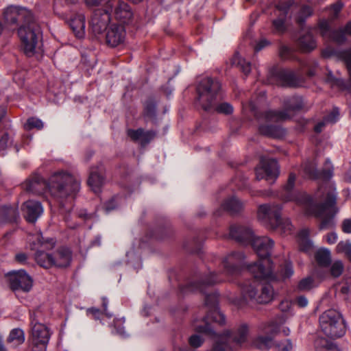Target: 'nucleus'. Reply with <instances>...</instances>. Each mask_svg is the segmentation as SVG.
Here are the masks:
<instances>
[{
  "instance_id": "5fc2aeb1",
  "label": "nucleus",
  "mask_w": 351,
  "mask_h": 351,
  "mask_svg": "<svg viewBox=\"0 0 351 351\" xmlns=\"http://www.w3.org/2000/svg\"><path fill=\"white\" fill-rule=\"evenodd\" d=\"M9 136L8 134H4L0 138V150L4 149L8 145Z\"/></svg>"
},
{
  "instance_id": "2f4dec72",
  "label": "nucleus",
  "mask_w": 351,
  "mask_h": 351,
  "mask_svg": "<svg viewBox=\"0 0 351 351\" xmlns=\"http://www.w3.org/2000/svg\"><path fill=\"white\" fill-rule=\"evenodd\" d=\"M316 351H340L332 342L325 338H318L315 343Z\"/></svg>"
},
{
  "instance_id": "c03bdc74",
  "label": "nucleus",
  "mask_w": 351,
  "mask_h": 351,
  "mask_svg": "<svg viewBox=\"0 0 351 351\" xmlns=\"http://www.w3.org/2000/svg\"><path fill=\"white\" fill-rule=\"evenodd\" d=\"M216 110L219 113L229 114L233 112V107L228 103H222L217 106Z\"/></svg>"
},
{
  "instance_id": "6e6d98bb",
  "label": "nucleus",
  "mask_w": 351,
  "mask_h": 351,
  "mask_svg": "<svg viewBox=\"0 0 351 351\" xmlns=\"http://www.w3.org/2000/svg\"><path fill=\"white\" fill-rule=\"evenodd\" d=\"M296 303L298 306L304 308L308 305V300L304 296H300L296 299Z\"/></svg>"
},
{
  "instance_id": "4c0bfd02",
  "label": "nucleus",
  "mask_w": 351,
  "mask_h": 351,
  "mask_svg": "<svg viewBox=\"0 0 351 351\" xmlns=\"http://www.w3.org/2000/svg\"><path fill=\"white\" fill-rule=\"evenodd\" d=\"M43 128V121L37 118L31 117L27 119V123L25 125L26 130H32L33 128L42 129Z\"/></svg>"
},
{
  "instance_id": "0e129e2a",
  "label": "nucleus",
  "mask_w": 351,
  "mask_h": 351,
  "mask_svg": "<svg viewBox=\"0 0 351 351\" xmlns=\"http://www.w3.org/2000/svg\"><path fill=\"white\" fill-rule=\"evenodd\" d=\"M9 213H12L14 217L18 215V211H17V210L16 208H10L9 210Z\"/></svg>"
},
{
  "instance_id": "f03ea898",
  "label": "nucleus",
  "mask_w": 351,
  "mask_h": 351,
  "mask_svg": "<svg viewBox=\"0 0 351 351\" xmlns=\"http://www.w3.org/2000/svg\"><path fill=\"white\" fill-rule=\"evenodd\" d=\"M206 305L209 307L208 315L201 321L204 325L199 324L198 320L193 322L195 330L199 332L206 333L214 337L215 343L211 351H232L229 346L230 342L239 346L245 343L247 338L248 327L246 324H242L234 334L229 332L223 335H217L208 325V320L223 325L225 324V316L219 309L217 303V295L216 294H208L205 298Z\"/></svg>"
},
{
  "instance_id": "dca6fc26",
  "label": "nucleus",
  "mask_w": 351,
  "mask_h": 351,
  "mask_svg": "<svg viewBox=\"0 0 351 351\" xmlns=\"http://www.w3.org/2000/svg\"><path fill=\"white\" fill-rule=\"evenodd\" d=\"M255 171L257 180L265 179L269 182H273L279 175L278 162L274 159L262 158Z\"/></svg>"
},
{
  "instance_id": "6ab92c4d",
  "label": "nucleus",
  "mask_w": 351,
  "mask_h": 351,
  "mask_svg": "<svg viewBox=\"0 0 351 351\" xmlns=\"http://www.w3.org/2000/svg\"><path fill=\"white\" fill-rule=\"evenodd\" d=\"M321 34L326 37L329 36L334 41L341 43L345 41L346 35L351 36V21L348 22L343 29L330 31L328 21H323L319 23Z\"/></svg>"
},
{
  "instance_id": "423d86ee",
  "label": "nucleus",
  "mask_w": 351,
  "mask_h": 351,
  "mask_svg": "<svg viewBox=\"0 0 351 351\" xmlns=\"http://www.w3.org/2000/svg\"><path fill=\"white\" fill-rule=\"evenodd\" d=\"M281 210L282 207L278 205H261L258 210V218L265 226L280 234H289L292 232L293 226L289 219L280 217Z\"/></svg>"
},
{
  "instance_id": "680f3d73",
  "label": "nucleus",
  "mask_w": 351,
  "mask_h": 351,
  "mask_svg": "<svg viewBox=\"0 0 351 351\" xmlns=\"http://www.w3.org/2000/svg\"><path fill=\"white\" fill-rule=\"evenodd\" d=\"M115 208L113 202H109L108 204L105 206V211L108 213L109 211L113 210Z\"/></svg>"
},
{
  "instance_id": "774afa93",
  "label": "nucleus",
  "mask_w": 351,
  "mask_h": 351,
  "mask_svg": "<svg viewBox=\"0 0 351 351\" xmlns=\"http://www.w3.org/2000/svg\"><path fill=\"white\" fill-rule=\"evenodd\" d=\"M342 83H343V82H342L341 80H337V81L335 82V84H336L337 86H341Z\"/></svg>"
},
{
  "instance_id": "f3484780",
  "label": "nucleus",
  "mask_w": 351,
  "mask_h": 351,
  "mask_svg": "<svg viewBox=\"0 0 351 351\" xmlns=\"http://www.w3.org/2000/svg\"><path fill=\"white\" fill-rule=\"evenodd\" d=\"M304 108L303 100L301 97H295L290 99L287 109L285 111H275L270 110L265 112L264 119L265 121H280L287 120L290 118V114L288 112L291 110H299Z\"/></svg>"
},
{
  "instance_id": "13d9d810",
  "label": "nucleus",
  "mask_w": 351,
  "mask_h": 351,
  "mask_svg": "<svg viewBox=\"0 0 351 351\" xmlns=\"http://www.w3.org/2000/svg\"><path fill=\"white\" fill-rule=\"evenodd\" d=\"M326 240L328 243L333 244L337 241V236L335 233H333V232L329 233L326 236Z\"/></svg>"
},
{
  "instance_id": "a18cd8bd",
  "label": "nucleus",
  "mask_w": 351,
  "mask_h": 351,
  "mask_svg": "<svg viewBox=\"0 0 351 351\" xmlns=\"http://www.w3.org/2000/svg\"><path fill=\"white\" fill-rule=\"evenodd\" d=\"M277 351H291L293 345L289 339L278 343L276 346Z\"/></svg>"
},
{
  "instance_id": "e433bc0d",
  "label": "nucleus",
  "mask_w": 351,
  "mask_h": 351,
  "mask_svg": "<svg viewBox=\"0 0 351 351\" xmlns=\"http://www.w3.org/2000/svg\"><path fill=\"white\" fill-rule=\"evenodd\" d=\"M344 269V266L341 261H335L330 267V274L335 277H339L341 275Z\"/></svg>"
},
{
  "instance_id": "72a5a7b5",
  "label": "nucleus",
  "mask_w": 351,
  "mask_h": 351,
  "mask_svg": "<svg viewBox=\"0 0 351 351\" xmlns=\"http://www.w3.org/2000/svg\"><path fill=\"white\" fill-rule=\"evenodd\" d=\"M315 260L319 265L326 267L330 262V252L327 249H319L315 254Z\"/></svg>"
},
{
  "instance_id": "a19ab883",
  "label": "nucleus",
  "mask_w": 351,
  "mask_h": 351,
  "mask_svg": "<svg viewBox=\"0 0 351 351\" xmlns=\"http://www.w3.org/2000/svg\"><path fill=\"white\" fill-rule=\"evenodd\" d=\"M293 274V267L291 263L286 261L284 266L280 269V275L282 278H288Z\"/></svg>"
},
{
  "instance_id": "49530a36",
  "label": "nucleus",
  "mask_w": 351,
  "mask_h": 351,
  "mask_svg": "<svg viewBox=\"0 0 351 351\" xmlns=\"http://www.w3.org/2000/svg\"><path fill=\"white\" fill-rule=\"evenodd\" d=\"M143 131L142 129H138V130H128V135L130 137V138L134 141H139L141 136L143 135Z\"/></svg>"
},
{
  "instance_id": "412c9836",
  "label": "nucleus",
  "mask_w": 351,
  "mask_h": 351,
  "mask_svg": "<svg viewBox=\"0 0 351 351\" xmlns=\"http://www.w3.org/2000/svg\"><path fill=\"white\" fill-rule=\"evenodd\" d=\"M125 31L121 24H112L106 34V43L111 47H117L125 39Z\"/></svg>"
},
{
  "instance_id": "7ed1b4c3",
  "label": "nucleus",
  "mask_w": 351,
  "mask_h": 351,
  "mask_svg": "<svg viewBox=\"0 0 351 351\" xmlns=\"http://www.w3.org/2000/svg\"><path fill=\"white\" fill-rule=\"evenodd\" d=\"M230 237L243 243H250L259 257L258 263L250 265L249 271L256 279L273 280L272 263L269 255L274 241L267 237L254 236L251 228L243 226L232 225L230 228Z\"/></svg>"
},
{
  "instance_id": "ea45409f",
  "label": "nucleus",
  "mask_w": 351,
  "mask_h": 351,
  "mask_svg": "<svg viewBox=\"0 0 351 351\" xmlns=\"http://www.w3.org/2000/svg\"><path fill=\"white\" fill-rule=\"evenodd\" d=\"M338 252L344 253L349 258L351 259V244L348 242L341 241L337 245Z\"/></svg>"
},
{
  "instance_id": "9d476101",
  "label": "nucleus",
  "mask_w": 351,
  "mask_h": 351,
  "mask_svg": "<svg viewBox=\"0 0 351 351\" xmlns=\"http://www.w3.org/2000/svg\"><path fill=\"white\" fill-rule=\"evenodd\" d=\"M30 330L28 337L31 351H47L51 332L44 324L36 319L35 313L30 315Z\"/></svg>"
},
{
  "instance_id": "864d4df0",
  "label": "nucleus",
  "mask_w": 351,
  "mask_h": 351,
  "mask_svg": "<svg viewBox=\"0 0 351 351\" xmlns=\"http://www.w3.org/2000/svg\"><path fill=\"white\" fill-rule=\"evenodd\" d=\"M342 230L346 233H351V219H347L343 221Z\"/></svg>"
},
{
  "instance_id": "09e8293b",
  "label": "nucleus",
  "mask_w": 351,
  "mask_h": 351,
  "mask_svg": "<svg viewBox=\"0 0 351 351\" xmlns=\"http://www.w3.org/2000/svg\"><path fill=\"white\" fill-rule=\"evenodd\" d=\"M189 341L190 345L194 348L199 347L202 345V343H203L202 339L200 337V336H199L197 335H192L189 338Z\"/></svg>"
},
{
  "instance_id": "bf43d9fd",
  "label": "nucleus",
  "mask_w": 351,
  "mask_h": 351,
  "mask_svg": "<svg viewBox=\"0 0 351 351\" xmlns=\"http://www.w3.org/2000/svg\"><path fill=\"white\" fill-rule=\"evenodd\" d=\"M102 300H103V302H102V306H103V308H104V311L105 312L106 316L107 317H108V318L112 317V315L106 312L107 306H108V300H107V299L106 298H103Z\"/></svg>"
},
{
  "instance_id": "0eeeda50",
  "label": "nucleus",
  "mask_w": 351,
  "mask_h": 351,
  "mask_svg": "<svg viewBox=\"0 0 351 351\" xmlns=\"http://www.w3.org/2000/svg\"><path fill=\"white\" fill-rule=\"evenodd\" d=\"M21 48L27 56H33L39 49L42 32L38 23L32 17L25 22L18 30Z\"/></svg>"
},
{
  "instance_id": "69168bd1",
  "label": "nucleus",
  "mask_w": 351,
  "mask_h": 351,
  "mask_svg": "<svg viewBox=\"0 0 351 351\" xmlns=\"http://www.w3.org/2000/svg\"><path fill=\"white\" fill-rule=\"evenodd\" d=\"M66 4H73L77 2L78 0H64Z\"/></svg>"
},
{
  "instance_id": "de8ad7c7",
  "label": "nucleus",
  "mask_w": 351,
  "mask_h": 351,
  "mask_svg": "<svg viewBox=\"0 0 351 351\" xmlns=\"http://www.w3.org/2000/svg\"><path fill=\"white\" fill-rule=\"evenodd\" d=\"M124 319H114V326L116 329L117 333L124 337L125 336V332L124 330V328L121 326V325L123 324Z\"/></svg>"
},
{
  "instance_id": "c85d7f7f",
  "label": "nucleus",
  "mask_w": 351,
  "mask_h": 351,
  "mask_svg": "<svg viewBox=\"0 0 351 351\" xmlns=\"http://www.w3.org/2000/svg\"><path fill=\"white\" fill-rule=\"evenodd\" d=\"M309 230L304 228L300 230L298 235V241L300 250L304 252H308L313 247L312 242L308 238Z\"/></svg>"
},
{
  "instance_id": "9b49d317",
  "label": "nucleus",
  "mask_w": 351,
  "mask_h": 351,
  "mask_svg": "<svg viewBox=\"0 0 351 351\" xmlns=\"http://www.w3.org/2000/svg\"><path fill=\"white\" fill-rule=\"evenodd\" d=\"M321 330L330 338L342 337L346 332V326L341 315L335 309L324 312L319 317Z\"/></svg>"
},
{
  "instance_id": "c756f323",
  "label": "nucleus",
  "mask_w": 351,
  "mask_h": 351,
  "mask_svg": "<svg viewBox=\"0 0 351 351\" xmlns=\"http://www.w3.org/2000/svg\"><path fill=\"white\" fill-rule=\"evenodd\" d=\"M221 206L224 210L231 213H236L243 209V204L236 197H232L226 199Z\"/></svg>"
},
{
  "instance_id": "20e7f679",
  "label": "nucleus",
  "mask_w": 351,
  "mask_h": 351,
  "mask_svg": "<svg viewBox=\"0 0 351 351\" xmlns=\"http://www.w3.org/2000/svg\"><path fill=\"white\" fill-rule=\"evenodd\" d=\"M25 189L36 194L49 195L58 202L64 199L73 198L80 189V180L76 176L67 171L54 172L47 182L39 176H36L27 180Z\"/></svg>"
},
{
  "instance_id": "7c9ffc66",
  "label": "nucleus",
  "mask_w": 351,
  "mask_h": 351,
  "mask_svg": "<svg viewBox=\"0 0 351 351\" xmlns=\"http://www.w3.org/2000/svg\"><path fill=\"white\" fill-rule=\"evenodd\" d=\"M298 45L303 51H310L316 47V43L310 33H307L299 38Z\"/></svg>"
},
{
  "instance_id": "473e14b6",
  "label": "nucleus",
  "mask_w": 351,
  "mask_h": 351,
  "mask_svg": "<svg viewBox=\"0 0 351 351\" xmlns=\"http://www.w3.org/2000/svg\"><path fill=\"white\" fill-rule=\"evenodd\" d=\"M232 63L234 65L239 66L241 70L247 75L251 71V64L249 62H246L239 53H236L232 59Z\"/></svg>"
},
{
  "instance_id": "e2e57ef3",
  "label": "nucleus",
  "mask_w": 351,
  "mask_h": 351,
  "mask_svg": "<svg viewBox=\"0 0 351 351\" xmlns=\"http://www.w3.org/2000/svg\"><path fill=\"white\" fill-rule=\"evenodd\" d=\"M345 180L349 182H351V169L346 174Z\"/></svg>"
},
{
  "instance_id": "2eb2a0df",
  "label": "nucleus",
  "mask_w": 351,
  "mask_h": 351,
  "mask_svg": "<svg viewBox=\"0 0 351 351\" xmlns=\"http://www.w3.org/2000/svg\"><path fill=\"white\" fill-rule=\"evenodd\" d=\"M10 289L18 297L21 292H29L33 286V280L24 270L12 271L6 274Z\"/></svg>"
},
{
  "instance_id": "c9c22d12",
  "label": "nucleus",
  "mask_w": 351,
  "mask_h": 351,
  "mask_svg": "<svg viewBox=\"0 0 351 351\" xmlns=\"http://www.w3.org/2000/svg\"><path fill=\"white\" fill-rule=\"evenodd\" d=\"M317 286V283L315 282L312 277H307L300 281L298 289L300 291H309Z\"/></svg>"
},
{
  "instance_id": "f704fd0d",
  "label": "nucleus",
  "mask_w": 351,
  "mask_h": 351,
  "mask_svg": "<svg viewBox=\"0 0 351 351\" xmlns=\"http://www.w3.org/2000/svg\"><path fill=\"white\" fill-rule=\"evenodd\" d=\"M338 114V111L337 110H334L330 114H329L324 119V121L318 123L315 126V131L317 133L321 132L323 130V128L325 126L326 123H335L337 121Z\"/></svg>"
},
{
  "instance_id": "a211bd4d",
  "label": "nucleus",
  "mask_w": 351,
  "mask_h": 351,
  "mask_svg": "<svg viewBox=\"0 0 351 351\" xmlns=\"http://www.w3.org/2000/svg\"><path fill=\"white\" fill-rule=\"evenodd\" d=\"M3 17L8 24L15 25L18 21L26 22L32 17V14L25 8L9 6L4 10Z\"/></svg>"
},
{
  "instance_id": "37998d69",
  "label": "nucleus",
  "mask_w": 351,
  "mask_h": 351,
  "mask_svg": "<svg viewBox=\"0 0 351 351\" xmlns=\"http://www.w3.org/2000/svg\"><path fill=\"white\" fill-rule=\"evenodd\" d=\"M154 136H155L154 132H153L152 131L145 132L143 130V135L141 136V138L139 142L142 146H145L148 143H149L151 140H152L154 138Z\"/></svg>"
},
{
  "instance_id": "bb28decb",
  "label": "nucleus",
  "mask_w": 351,
  "mask_h": 351,
  "mask_svg": "<svg viewBox=\"0 0 351 351\" xmlns=\"http://www.w3.org/2000/svg\"><path fill=\"white\" fill-rule=\"evenodd\" d=\"M25 339V337L24 331L21 328H14L10 331L7 338V343L11 344L14 347H17L23 344Z\"/></svg>"
},
{
  "instance_id": "f8f14e48",
  "label": "nucleus",
  "mask_w": 351,
  "mask_h": 351,
  "mask_svg": "<svg viewBox=\"0 0 351 351\" xmlns=\"http://www.w3.org/2000/svg\"><path fill=\"white\" fill-rule=\"evenodd\" d=\"M285 319L283 316L276 318L275 320L263 324L261 326L263 332L269 336H260L254 341V345L259 349H268L273 344L272 337L282 333L285 336H289L290 330L285 326Z\"/></svg>"
},
{
  "instance_id": "aec40b11",
  "label": "nucleus",
  "mask_w": 351,
  "mask_h": 351,
  "mask_svg": "<svg viewBox=\"0 0 351 351\" xmlns=\"http://www.w3.org/2000/svg\"><path fill=\"white\" fill-rule=\"evenodd\" d=\"M315 164L313 162H307L304 165V171L306 176L311 178H322L328 180L332 176L333 167L331 162L326 160L324 167L320 173L316 170Z\"/></svg>"
},
{
  "instance_id": "338daca9",
  "label": "nucleus",
  "mask_w": 351,
  "mask_h": 351,
  "mask_svg": "<svg viewBox=\"0 0 351 351\" xmlns=\"http://www.w3.org/2000/svg\"><path fill=\"white\" fill-rule=\"evenodd\" d=\"M348 287H343L341 288V291H342L343 293H347V292H348Z\"/></svg>"
},
{
  "instance_id": "ddd939ff",
  "label": "nucleus",
  "mask_w": 351,
  "mask_h": 351,
  "mask_svg": "<svg viewBox=\"0 0 351 351\" xmlns=\"http://www.w3.org/2000/svg\"><path fill=\"white\" fill-rule=\"evenodd\" d=\"M221 84L217 80L210 77L203 79L197 86V99L200 106L205 110L214 106L219 97Z\"/></svg>"
},
{
  "instance_id": "6e6552de",
  "label": "nucleus",
  "mask_w": 351,
  "mask_h": 351,
  "mask_svg": "<svg viewBox=\"0 0 351 351\" xmlns=\"http://www.w3.org/2000/svg\"><path fill=\"white\" fill-rule=\"evenodd\" d=\"M289 10L297 12L295 16V19L299 25H302L306 19L310 16L313 13L312 8L307 5L298 6L293 5V3L290 1L279 3L276 6V14L278 15V18L273 21L274 29L278 32L281 33L285 30V21Z\"/></svg>"
},
{
  "instance_id": "79ce46f5",
  "label": "nucleus",
  "mask_w": 351,
  "mask_h": 351,
  "mask_svg": "<svg viewBox=\"0 0 351 351\" xmlns=\"http://www.w3.org/2000/svg\"><path fill=\"white\" fill-rule=\"evenodd\" d=\"M286 85L290 86H296L298 84L295 82V75L291 72L282 71Z\"/></svg>"
},
{
  "instance_id": "8fccbe9b",
  "label": "nucleus",
  "mask_w": 351,
  "mask_h": 351,
  "mask_svg": "<svg viewBox=\"0 0 351 351\" xmlns=\"http://www.w3.org/2000/svg\"><path fill=\"white\" fill-rule=\"evenodd\" d=\"M342 8V4L340 2H337L333 5H332L330 8V12L332 18H335L338 13Z\"/></svg>"
},
{
  "instance_id": "603ef678",
  "label": "nucleus",
  "mask_w": 351,
  "mask_h": 351,
  "mask_svg": "<svg viewBox=\"0 0 351 351\" xmlns=\"http://www.w3.org/2000/svg\"><path fill=\"white\" fill-rule=\"evenodd\" d=\"M291 53L290 49L287 47L283 46L280 48V56L284 60L290 58Z\"/></svg>"
},
{
  "instance_id": "052dcab7",
  "label": "nucleus",
  "mask_w": 351,
  "mask_h": 351,
  "mask_svg": "<svg viewBox=\"0 0 351 351\" xmlns=\"http://www.w3.org/2000/svg\"><path fill=\"white\" fill-rule=\"evenodd\" d=\"M16 260L20 263H23L27 260V256L24 253L18 254L16 255Z\"/></svg>"
},
{
  "instance_id": "4be33fe9",
  "label": "nucleus",
  "mask_w": 351,
  "mask_h": 351,
  "mask_svg": "<svg viewBox=\"0 0 351 351\" xmlns=\"http://www.w3.org/2000/svg\"><path fill=\"white\" fill-rule=\"evenodd\" d=\"M244 255L241 252H232L223 260L226 271L229 274L238 273L243 263Z\"/></svg>"
},
{
  "instance_id": "58836bf2",
  "label": "nucleus",
  "mask_w": 351,
  "mask_h": 351,
  "mask_svg": "<svg viewBox=\"0 0 351 351\" xmlns=\"http://www.w3.org/2000/svg\"><path fill=\"white\" fill-rule=\"evenodd\" d=\"M221 280L219 279H217L216 277H215V274H210V276H208V278H206V280H204L203 282H199L197 285L196 286V289H199L200 291H204V288L203 287L205 285H214L217 282H220Z\"/></svg>"
},
{
  "instance_id": "f257e3e1",
  "label": "nucleus",
  "mask_w": 351,
  "mask_h": 351,
  "mask_svg": "<svg viewBox=\"0 0 351 351\" xmlns=\"http://www.w3.org/2000/svg\"><path fill=\"white\" fill-rule=\"evenodd\" d=\"M295 175L290 173L285 186L281 199L286 202H293L307 215H314L321 219L320 228L326 229L332 225V219L338 212L335 206L336 193L328 182L322 184L312 197L304 192L293 190Z\"/></svg>"
},
{
  "instance_id": "4468645a",
  "label": "nucleus",
  "mask_w": 351,
  "mask_h": 351,
  "mask_svg": "<svg viewBox=\"0 0 351 351\" xmlns=\"http://www.w3.org/2000/svg\"><path fill=\"white\" fill-rule=\"evenodd\" d=\"M31 249L36 251L35 259L43 267L53 266L54 258L53 255L46 253L45 250H51L54 247L55 242L52 239L44 240L40 234H37L29 239Z\"/></svg>"
},
{
  "instance_id": "4d7b16f0",
  "label": "nucleus",
  "mask_w": 351,
  "mask_h": 351,
  "mask_svg": "<svg viewBox=\"0 0 351 351\" xmlns=\"http://www.w3.org/2000/svg\"><path fill=\"white\" fill-rule=\"evenodd\" d=\"M268 45L269 42L267 40H266L265 39H262L254 47V50L255 51H259Z\"/></svg>"
},
{
  "instance_id": "1a4fd4ad",
  "label": "nucleus",
  "mask_w": 351,
  "mask_h": 351,
  "mask_svg": "<svg viewBox=\"0 0 351 351\" xmlns=\"http://www.w3.org/2000/svg\"><path fill=\"white\" fill-rule=\"evenodd\" d=\"M241 293L243 298L239 303L240 306L249 302L267 304L271 302L274 297V289L269 284H262L255 281L245 285L242 287Z\"/></svg>"
},
{
  "instance_id": "5701e85b",
  "label": "nucleus",
  "mask_w": 351,
  "mask_h": 351,
  "mask_svg": "<svg viewBox=\"0 0 351 351\" xmlns=\"http://www.w3.org/2000/svg\"><path fill=\"white\" fill-rule=\"evenodd\" d=\"M25 218L29 222H35L42 215L43 208L41 204L38 202L29 200L23 205Z\"/></svg>"
},
{
  "instance_id": "b1692460",
  "label": "nucleus",
  "mask_w": 351,
  "mask_h": 351,
  "mask_svg": "<svg viewBox=\"0 0 351 351\" xmlns=\"http://www.w3.org/2000/svg\"><path fill=\"white\" fill-rule=\"evenodd\" d=\"M69 24L77 38H83L85 34V16L82 13H77L69 19Z\"/></svg>"
},
{
  "instance_id": "3c124183",
  "label": "nucleus",
  "mask_w": 351,
  "mask_h": 351,
  "mask_svg": "<svg viewBox=\"0 0 351 351\" xmlns=\"http://www.w3.org/2000/svg\"><path fill=\"white\" fill-rule=\"evenodd\" d=\"M86 313L88 315H89L90 314L92 315L93 317L95 319H99L101 315L103 314L99 309L96 308H88L86 311Z\"/></svg>"
},
{
  "instance_id": "a878e982",
  "label": "nucleus",
  "mask_w": 351,
  "mask_h": 351,
  "mask_svg": "<svg viewBox=\"0 0 351 351\" xmlns=\"http://www.w3.org/2000/svg\"><path fill=\"white\" fill-rule=\"evenodd\" d=\"M53 256L54 258L53 266L62 267H66L70 264L71 254V251L68 249H60Z\"/></svg>"
},
{
  "instance_id": "393cba45",
  "label": "nucleus",
  "mask_w": 351,
  "mask_h": 351,
  "mask_svg": "<svg viewBox=\"0 0 351 351\" xmlns=\"http://www.w3.org/2000/svg\"><path fill=\"white\" fill-rule=\"evenodd\" d=\"M104 183V179L100 171L91 169L88 179V184L95 193H99Z\"/></svg>"
},
{
  "instance_id": "39448f33",
  "label": "nucleus",
  "mask_w": 351,
  "mask_h": 351,
  "mask_svg": "<svg viewBox=\"0 0 351 351\" xmlns=\"http://www.w3.org/2000/svg\"><path fill=\"white\" fill-rule=\"evenodd\" d=\"M119 1V5L110 6L111 2L101 0V3L104 9H97L94 11L90 21V25L92 32L96 35L101 34L107 27L110 21V16L113 15L114 18L121 23H127L132 16V12L130 6L121 0Z\"/></svg>"
},
{
  "instance_id": "cd10ccee",
  "label": "nucleus",
  "mask_w": 351,
  "mask_h": 351,
  "mask_svg": "<svg viewBox=\"0 0 351 351\" xmlns=\"http://www.w3.org/2000/svg\"><path fill=\"white\" fill-rule=\"evenodd\" d=\"M261 134L273 138H280L285 134V131L280 127L271 125H261Z\"/></svg>"
}]
</instances>
